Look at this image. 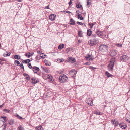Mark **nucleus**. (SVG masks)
Listing matches in <instances>:
<instances>
[{"instance_id": "1", "label": "nucleus", "mask_w": 130, "mask_h": 130, "mask_svg": "<svg viewBox=\"0 0 130 130\" xmlns=\"http://www.w3.org/2000/svg\"><path fill=\"white\" fill-rule=\"evenodd\" d=\"M99 49L102 52L106 51L108 50V47L106 45L102 44L100 46Z\"/></svg>"}, {"instance_id": "2", "label": "nucleus", "mask_w": 130, "mask_h": 130, "mask_svg": "<svg viewBox=\"0 0 130 130\" xmlns=\"http://www.w3.org/2000/svg\"><path fill=\"white\" fill-rule=\"evenodd\" d=\"M68 79V78L66 75L64 74L60 76L59 77V80L61 83H63L66 82Z\"/></svg>"}, {"instance_id": "3", "label": "nucleus", "mask_w": 130, "mask_h": 130, "mask_svg": "<svg viewBox=\"0 0 130 130\" xmlns=\"http://www.w3.org/2000/svg\"><path fill=\"white\" fill-rule=\"evenodd\" d=\"M98 40L96 39H93L90 40L88 42L89 45H90L93 46L97 44Z\"/></svg>"}, {"instance_id": "4", "label": "nucleus", "mask_w": 130, "mask_h": 130, "mask_svg": "<svg viewBox=\"0 0 130 130\" xmlns=\"http://www.w3.org/2000/svg\"><path fill=\"white\" fill-rule=\"evenodd\" d=\"M128 57L126 55H125L121 56L120 57V60L122 61H126L128 60Z\"/></svg>"}, {"instance_id": "5", "label": "nucleus", "mask_w": 130, "mask_h": 130, "mask_svg": "<svg viewBox=\"0 0 130 130\" xmlns=\"http://www.w3.org/2000/svg\"><path fill=\"white\" fill-rule=\"evenodd\" d=\"M114 66V64L110 63L107 66L108 70L110 71H112L113 69Z\"/></svg>"}, {"instance_id": "6", "label": "nucleus", "mask_w": 130, "mask_h": 130, "mask_svg": "<svg viewBox=\"0 0 130 130\" xmlns=\"http://www.w3.org/2000/svg\"><path fill=\"white\" fill-rule=\"evenodd\" d=\"M68 59L69 61L70 62L72 63H73L76 61L75 59L72 57H68Z\"/></svg>"}, {"instance_id": "7", "label": "nucleus", "mask_w": 130, "mask_h": 130, "mask_svg": "<svg viewBox=\"0 0 130 130\" xmlns=\"http://www.w3.org/2000/svg\"><path fill=\"white\" fill-rule=\"evenodd\" d=\"M85 58L86 59L88 60H93L94 58V57L93 56L89 55L86 56L85 57Z\"/></svg>"}, {"instance_id": "8", "label": "nucleus", "mask_w": 130, "mask_h": 130, "mask_svg": "<svg viewBox=\"0 0 130 130\" xmlns=\"http://www.w3.org/2000/svg\"><path fill=\"white\" fill-rule=\"evenodd\" d=\"M117 53V51L116 50L113 49L111 50L110 55L112 56H115Z\"/></svg>"}, {"instance_id": "9", "label": "nucleus", "mask_w": 130, "mask_h": 130, "mask_svg": "<svg viewBox=\"0 0 130 130\" xmlns=\"http://www.w3.org/2000/svg\"><path fill=\"white\" fill-rule=\"evenodd\" d=\"M119 125L120 128L124 129H126L127 127L126 124L123 123H120L119 124Z\"/></svg>"}, {"instance_id": "10", "label": "nucleus", "mask_w": 130, "mask_h": 130, "mask_svg": "<svg viewBox=\"0 0 130 130\" xmlns=\"http://www.w3.org/2000/svg\"><path fill=\"white\" fill-rule=\"evenodd\" d=\"M111 122H112L113 124L115 125V126L116 127L118 125V122L115 119H112L111 120Z\"/></svg>"}, {"instance_id": "11", "label": "nucleus", "mask_w": 130, "mask_h": 130, "mask_svg": "<svg viewBox=\"0 0 130 130\" xmlns=\"http://www.w3.org/2000/svg\"><path fill=\"white\" fill-rule=\"evenodd\" d=\"M31 81V83L34 84H36L38 82V79L34 77L32 78Z\"/></svg>"}, {"instance_id": "12", "label": "nucleus", "mask_w": 130, "mask_h": 130, "mask_svg": "<svg viewBox=\"0 0 130 130\" xmlns=\"http://www.w3.org/2000/svg\"><path fill=\"white\" fill-rule=\"evenodd\" d=\"M56 15L53 14L50 15L49 16V19L51 21L54 20L55 19Z\"/></svg>"}, {"instance_id": "13", "label": "nucleus", "mask_w": 130, "mask_h": 130, "mask_svg": "<svg viewBox=\"0 0 130 130\" xmlns=\"http://www.w3.org/2000/svg\"><path fill=\"white\" fill-rule=\"evenodd\" d=\"M86 103L90 105H93L92 100L91 99H89L87 100Z\"/></svg>"}, {"instance_id": "14", "label": "nucleus", "mask_w": 130, "mask_h": 130, "mask_svg": "<svg viewBox=\"0 0 130 130\" xmlns=\"http://www.w3.org/2000/svg\"><path fill=\"white\" fill-rule=\"evenodd\" d=\"M32 69L33 72L35 73H37V72L39 70V68L36 66H34L32 67Z\"/></svg>"}, {"instance_id": "15", "label": "nucleus", "mask_w": 130, "mask_h": 130, "mask_svg": "<svg viewBox=\"0 0 130 130\" xmlns=\"http://www.w3.org/2000/svg\"><path fill=\"white\" fill-rule=\"evenodd\" d=\"M3 119L4 121H2L3 122V123H5L7 120V117H6L5 116H1L0 119Z\"/></svg>"}, {"instance_id": "16", "label": "nucleus", "mask_w": 130, "mask_h": 130, "mask_svg": "<svg viewBox=\"0 0 130 130\" xmlns=\"http://www.w3.org/2000/svg\"><path fill=\"white\" fill-rule=\"evenodd\" d=\"M23 75L25 76H26V79L28 80H29L30 79L29 76L28 74L25 73H24L23 74Z\"/></svg>"}, {"instance_id": "17", "label": "nucleus", "mask_w": 130, "mask_h": 130, "mask_svg": "<svg viewBox=\"0 0 130 130\" xmlns=\"http://www.w3.org/2000/svg\"><path fill=\"white\" fill-rule=\"evenodd\" d=\"M69 22V24L71 25H73L75 24V21L72 18H71L70 19Z\"/></svg>"}, {"instance_id": "18", "label": "nucleus", "mask_w": 130, "mask_h": 130, "mask_svg": "<svg viewBox=\"0 0 130 130\" xmlns=\"http://www.w3.org/2000/svg\"><path fill=\"white\" fill-rule=\"evenodd\" d=\"M77 73V71L73 69L70 71L69 73L70 74H73L74 75H76Z\"/></svg>"}, {"instance_id": "19", "label": "nucleus", "mask_w": 130, "mask_h": 130, "mask_svg": "<svg viewBox=\"0 0 130 130\" xmlns=\"http://www.w3.org/2000/svg\"><path fill=\"white\" fill-rule=\"evenodd\" d=\"M32 53L28 52L25 54V55L27 56L28 58H30L33 55L32 54Z\"/></svg>"}, {"instance_id": "20", "label": "nucleus", "mask_w": 130, "mask_h": 130, "mask_svg": "<svg viewBox=\"0 0 130 130\" xmlns=\"http://www.w3.org/2000/svg\"><path fill=\"white\" fill-rule=\"evenodd\" d=\"M87 34L88 36H90L92 34L91 30L90 29L88 30L87 31Z\"/></svg>"}, {"instance_id": "21", "label": "nucleus", "mask_w": 130, "mask_h": 130, "mask_svg": "<svg viewBox=\"0 0 130 130\" xmlns=\"http://www.w3.org/2000/svg\"><path fill=\"white\" fill-rule=\"evenodd\" d=\"M97 34L99 36H102L103 35V33L100 31H98L96 32Z\"/></svg>"}, {"instance_id": "22", "label": "nucleus", "mask_w": 130, "mask_h": 130, "mask_svg": "<svg viewBox=\"0 0 130 130\" xmlns=\"http://www.w3.org/2000/svg\"><path fill=\"white\" fill-rule=\"evenodd\" d=\"M30 60L29 59H28L25 60H23V61L22 62L24 63H25L27 64L28 63H29L30 62Z\"/></svg>"}, {"instance_id": "23", "label": "nucleus", "mask_w": 130, "mask_h": 130, "mask_svg": "<svg viewBox=\"0 0 130 130\" xmlns=\"http://www.w3.org/2000/svg\"><path fill=\"white\" fill-rule=\"evenodd\" d=\"M46 78H47L48 79H49L51 81H52V77L51 76H49V75H46Z\"/></svg>"}, {"instance_id": "24", "label": "nucleus", "mask_w": 130, "mask_h": 130, "mask_svg": "<svg viewBox=\"0 0 130 130\" xmlns=\"http://www.w3.org/2000/svg\"><path fill=\"white\" fill-rule=\"evenodd\" d=\"M91 1H87V6L88 7V8L91 5Z\"/></svg>"}, {"instance_id": "25", "label": "nucleus", "mask_w": 130, "mask_h": 130, "mask_svg": "<svg viewBox=\"0 0 130 130\" xmlns=\"http://www.w3.org/2000/svg\"><path fill=\"white\" fill-rule=\"evenodd\" d=\"M105 74L106 76L108 77H109L113 76L109 72H105Z\"/></svg>"}, {"instance_id": "26", "label": "nucleus", "mask_w": 130, "mask_h": 130, "mask_svg": "<svg viewBox=\"0 0 130 130\" xmlns=\"http://www.w3.org/2000/svg\"><path fill=\"white\" fill-rule=\"evenodd\" d=\"M115 58H111L110 61V63L114 64V63L115 62Z\"/></svg>"}, {"instance_id": "27", "label": "nucleus", "mask_w": 130, "mask_h": 130, "mask_svg": "<svg viewBox=\"0 0 130 130\" xmlns=\"http://www.w3.org/2000/svg\"><path fill=\"white\" fill-rule=\"evenodd\" d=\"M14 123V121L13 120H10L9 124L10 125H13Z\"/></svg>"}, {"instance_id": "28", "label": "nucleus", "mask_w": 130, "mask_h": 130, "mask_svg": "<svg viewBox=\"0 0 130 130\" xmlns=\"http://www.w3.org/2000/svg\"><path fill=\"white\" fill-rule=\"evenodd\" d=\"M64 47V45L63 44L62 45H59L58 46V48L59 49H61L63 48Z\"/></svg>"}, {"instance_id": "29", "label": "nucleus", "mask_w": 130, "mask_h": 130, "mask_svg": "<svg viewBox=\"0 0 130 130\" xmlns=\"http://www.w3.org/2000/svg\"><path fill=\"white\" fill-rule=\"evenodd\" d=\"M14 58L16 59H20V56L19 55H15L14 56Z\"/></svg>"}, {"instance_id": "30", "label": "nucleus", "mask_w": 130, "mask_h": 130, "mask_svg": "<svg viewBox=\"0 0 130 130\" xmlns=\"http://www.w3.org/2000/svg\"><path fill=\"white\" fill-rule=\"evenodd\" d=\"M42 68H43L44 70L47 73L49 72L50 71L48 69L46 68H43L42 67Z\"/></svg>"}, {"instance_id": "31", "label": "nucleus", "mask_w": 130, "mask_h": 130, "mask_svg": "<svg viewBox=\"0 0 130 130\" xmlns=\"http://www.w3.org/2000/svg\"><path fill=\"white\" fill-rule=\"evenodd\" d=\"M16 63L17 64V66H19V65L20 64L19 61L15 60L14 61V64H16Z\"/></svg>"}, {"instance_id": "32", "label": "nucleus", "mask_w": 130, "mask_h": 130, "mask_svg": "<svg viewBox=\"0 0 130 130\" xmlns=\"http://www.w3.org/2000/svg\"><path fill=\"white\" fill-rule=\"evenodd\" d=\"M78 19H80L81 20H83L84 18L82 17V16L80 14H79L78 16Z\"/></svg>"}, {"instance_id": "33", "label": "nucleus", "mask_w": 130, "mask_h": 130, "mask_svg": "<svg viewBox=\"0 0 130 130\" xmlns=\"http://www.w3.org/2000/svg\"><path fill=\"white\" fill-rule=\"evenodd\" d=\"M76 5L77 8H80L82 7V5L80 4V3L77 4Z\"/></svg>"}, {"instance_id": "34", "label": "nucleus", "mask_w": 130, "mask_h": 130, "mask_svg": "<svg viewBox=\"0 0 130 130\" xmlns=\"http://www.w3.org/2000/svg\"><path fill=\"white\" fill-rule=\"evenodd\" d=\"M16 117L18 119L20 120L23 119L21 117L19 116L17 114Z\"/></svg>"}, {"instance_id": "35", "label": "nucleus", "mask_w": 130, "mask_h": 130, "mask_svg": "<svg viewBox=\"0 0 130 130\" xmlns=\"http://www.w3.org/2000/svg\"><path fill=\"white\" fill-rule=\"evenodd\" d=\"M18 130H24V128L21 125L19 126L18 127Z\"/></svg>"}, {"instance_id": "36", "label": "nucleus", "mask_w": 130, "mask_h": 130, "mask_svg": "<svg viewBox=\"0 0 130 130\" xmlns=\"http://www.w3.org/2000/svg\"><path fill=\"white\" fill-rule=\"evenodd\" d=\"M95 113L99 115H102L103 114V113L102 112H100L99 111H96L95 112Z\"/></svg>"}, {"instance_id": "37", "label": "nucleus", "mask_w": 130, "mask_h": 130, "mask_svg": "<svg viewBox=\"0 0 130 130\" xmlns=\"http://www.w3.org/2000/svg\"><path fill=\"white\" fill-rule=\"evenodd\" d=\"M82 32L81 31H79L78 32V35L80 37H83Z\"/></svg>"}, {"instance_id": "38", "label": "nucleus", "mask_w": 130, "mask_h": 130, "mask_svg": "<svg viewBox=\"0 0 130 130\" xmlns=\"http://www.w3.org/2000/svg\"><path fill=\"white\" fill-rule=\"evenodd\" d=\"M3 111L5 112L6 113H9L10 111V110H8L7 109H4Z\"/></svg>"}, {"instance_id": "39", "label": "nucleus", "mask_w": 130, "mask_h": 130, "mask_svg": "<svg viewBox=\"0 0 130 130\" xmlns=\"http://www.w3.org/2000/svg\"><path fill=\"white\" fill-rule=\"evenodd\" d=\"M10 53H7L6 54L5 53H4V54H3V56L4 57H6L7 56H10Z\"/></svg>"}, {"instance_id": "40", "label": "nucleus", "mask_w": 130, "mask_h": 130, "mask_svg": "<svg viewBox=\"0 0 130 130\" xmlns=\"http://www.w3.org/2000/svg\"><path fill=\"white\" fill-rule=\"evenodd\" d=\"M94 24L89 23V25L90 26V28L91 29L92 28L93 26L94 25Z\"/></svg>"}, {"instance_id": "41", "label": "nucleus", "mask_w": 130, "mask_h": 130, "mask_svg": "<svg viewBox=\"0 0 130 130\" xmlns=\"http://www.w3.org/2000/svg\"><path fill=\"white\" fill-rule=\"evenodd\" d=\"M116 46H117L119 47H122V44H121L118 43L116 44Z\"/></svg>"}, {"instance_id": "42", "label": "nucleus", "mask_w": 130, "mask_h": 130, "mask_svg": "<svg viewBox=\"0 0 130 130\" xmlns=\"http://www.w3.org/2000/svg\"><path fill=\"white\" fill-rule=\"evenodd\" d=\"M19 66L21 67V68L22 69H23L24 71V66L22 63H21V64H20L19 65Z\"/></svg>"}, {"instance_id": "43", "label": "nucleus", "mask_w": 130, "mask_h": 130, "mask_svg": "<svg viewBox=\"0 0 130 130\" xmlns=\"http://www.w3.org/2000/svg\"><path fill=\"white\" fill-rule=\"evenodd\" d=\"M4 126V127L3 128V130H5V129L6 128V127L7 126V124L6 123L5 124H4L2 126Z\"/></svg>"}, {"instance_id": "44", "label": "nucleus", "mask_w": 130, "mask_h": 130, "mask_svg": "<svg viewBox=\"0 0 130 130\" xmlns=\"http://www.w3.org/2000/svg\"><path fill=\"white\" fill-rule=\"evenodd\" d=\"M77 23L78 24H79L80 25H83L84 24L83 23L80 22L79 21H77Z\"/></svg>"}, {"instance_id": "45", "label": "nucleus", "mask_w": 130, "mask_h": 130, "mask_svg": "<svg viewBox=\"0 0 130 130\" xmlns=\"http://www.w3.org/2000/svg\"><path fill=\"white\" fill-rule=\"evenodd\" d=\"M62 12H64V13H71L69 11H62Z\"/></svg>"}, {"instance_id": "46", "label": "nucleus", "mask_w": 130, "mask_h": 130, "mask_svg": "<svg viewBox=\"0 0 130 130\" xmlns=\"http://www.w3.org/2000/svg\"><path fill=\"white\" fill-rule=\"evenodd\" d=\"M38 130H42V126L40 125L38 126Z\"/></svg>"}, {"instance_id": "47", "label": "nucleus", "mask_w": 130, "mask_h": 130, "mask_svg": "<svg viewBox=\"0 0 130 130\" xmlns=\"http://www.w3.org/2000/svg\"><path fill=\"white\" fill-rule=\"evenodd\" d=\"M28 66L30 69H31L32 68V66L30 63H29L28 65Z\"/></svg>"}, {"instance_id": "48", "label": "nucleus", "mask_w": 130, "mask_h": 130, "mask_svg": "<svg viewBox=\"0 0 130 130\" xmlns=\"http://www.w3.org/2000/svg\"><path fill=\"white\" fill-rule=\"evenodd\" d=\"M39 57H40V59L42 58L43 59L45 57V55H44L43 56H39Z\"/></svg>"}, {"instance_id": "49", "label": "nucleus", "mask_w": 130, "mask_h": 130, "mask_svg": "<svg viewBox=\"0 0 130 130\" xmlns=\"http://www.w3.org/2000/svg\"><path fill=\"white\" fill-rule=\"evenodd\" d=\"M89 69H92L93 70L94 69H96V68L93 67L92 66H90L89 68Z\"/></svg>"}, {"instance_id": "50", "label": "nucleus", "mask_w": 130, "mask_h": 130, "mask_svg": "<svg viewBox=\"0 0 130 130\" xmlns=\"http://www.w3.org/2000/svg\"><path fill=\"white\" fill-rule=\"evenodd\" d=\"M45 64L46 66H50V64L46 62V61H45Z\"/></svg>"}, {"instance_id": "51", "label": "nucleus", "mask_w": 130, "mask_h": 130, "mask_svg": "<svg viewBox=\"0 0 130 130\" xmlns=\"http://www.w3.org/2000/svg\"><path fill=\"white\" fill-rule=\"evenodd\" d=\"M44 8L47 9H50L49 8V5H48L47 6H46Z\"/></svg>"}, {"instance_id": "52", "label": "nucleus", "mask_w": 130, "mask_h": 130, "mask_svg": "<svg viewBox=\"0 0 130 130\" xmlns=\"http://www.w3.org/2000/svg\"><path fill=\"white\" fill-rule=\"evenodd\" d=\"M72 2L71 1H70L69 2V5L70 6V5L72 4Z\"/></svg>"}, {"instance_id": "53", "label": "nucleus", "mask_w": 130, "mask_h": 130, "mask_svg": "<svg viewBox=\"0 0 130 130\" xmlns=\"http://www.w3.org/2000/svg\"><path fill=\"white\" fill-rule=\"evenodd\" d=\"M37 53H39L40 54H42V52H41V51H37Z\"/></svg>"}, {"instance_id": "54", "label": "nucleus", "mask_w": 130, "mask_h": 130, "mask_svg": "<svg viewBox=\"0 0 130 130\" xmlns=\"http://www.w3.org/2000/svg\"><path fill=\"white\" fill-rule=\"evenodd\" d=\"M64 72V70H63L62 71H60V72L59 73L60 74H61L62 73Z\"/></svg>"}, {"instance_id": "55", "label": "nucleus", "mask_w": 130, "mask_h": 130, "mask_svg": "<svg viewBox=\"0 0 130 130\" xmlns=\"http://www.w3.org/2000/svg\"><path fill=\"white\" fill-rule=\"evenodd\" d=\"M126 119V121H127L128 122L130 123V120L128 119Z\"/></svg>"}, {"instance_id": "56", "label": "nucleus", "mask_w": 130, "mask_h": 130, "mask_svg": "<svg viewBox=\"0 0 130 130\" xmlns=\"http://www.w3.org/2000/svg\"><path fill=\"white\" fill-rule=\"evenodd\" d=\"M0 60L2 61H5V60L4 58H1L0 59Z\"/></svg>"}, {"instance_id": "57", "label": "nucleus", "mask_w": 130, "mask_h": 130, "mask_svg": "<svg viewBox=\"0 0 130 130\" xmlns=\"http://www.w3.org/2000/svg\"><path fill=\"white\" fill-rule=\"evenodd\" d=\"M85 64L87 65H90V63L89 62H87L85 63Z\"/></svg>"}, {"instance_id": "58", "label": "nucleus", "mask_w": 130, "mask_h": 130, "mask_svg": "<svg viewBox=\"0 0 130 130\" xmlns=\"http://www.w3.org/2000/svg\"><path fill=\"white\" fill-rule=\"evenodd\" d=\"M92 35L94 37H96L97 36L96 34H92Z\"/></svg>"}, {"instance_id": "59", "label": "nucleus", "mask_w": 130, "mask_h": 130, "mask_svg": "<svg viewBox=\"0 0 130 130\" xmlns=\"http://www.w3.org/2000/svg\"><path fill=\"white\" fill-rule=\"evenodd\" d=\"M79 11H79L78 10L76 11V13L77 14H79Z\"/></svg>"}, {"instance_id": "60", "label": "nucleus", "mask_w": 130, "mask_h": 130, "mask_svg": "<svg viewBox=\"0 0 130 130\" xmlns=\"http://www.w3.org/2000/svg\"><path fill=\"white\" fill-rule=\"evenodd\" d=\"M38 58V55L36 57V59L37 60H39V59H40V58Z\"/></svg>"}, {"instance_id": "61", "label": "nucleus", "mask_w": 130, "mask_h": 130, "mask_svg": "<svg viewBox=\"0 0 130 130\" xmlns=\"http://www.w3.org/2000/svg\"><path fill=\"white\" fill-rule=\"evenodd\" d=\"M58 60H59V61L60 62H62L63 61L61 59H58Z\"/></svg>"}, {"instance_id": "62", "label": "nucleus", "mask_w": 130, "mask_h": 130, "mask_svg": "<svg viewBox=\"0 0 130 130\" xmlns=\"http://www.w3.org/2000/svg\"><path fill=\"white\" fill-rule=\"evenodd\" d=\"M4 105V104H3L2 105H1L0 106V108H2L3 107V106Z\"/></svg>"}, {"instance_id": "63", "label": "nucleus", "mask_w": 130, "mask_h": 130, "mask_svg": "<svg viewBox=\"0 0 130 130\" xmlns=\"http://www.w3.org/2000/svg\"><path fill=\"white\" fill-rule=\"evenodd\" d=\"M35 129L38 130V126L36 127L35 128Z\"/></svg>"}, {"instance_id": "64", "label": "nucleus", "mask_w": 130, "mask_h": 130, "mask_svg": "<svg viewBox=\"0 0 130 130\" xmlns=\"http://www.w3.org/2000/svg\"><path fill=\"white\" fill-rule=\"evenodd\" d=\"M81 42V41H80L79 40L78 41V43H80Z\"/></svg>"}]
</instances>
